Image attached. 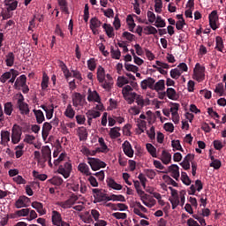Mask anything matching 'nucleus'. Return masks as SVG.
Here are the masks:
<instances>
[{
	"instance_id": "nucleus-1",
	"label": "nucleus",
	"mask_w": 226,
	"mask_h": 226,
	"mask_svg": "<svg viewBox=\"0 0 226 226\" xmlns=\"http://www.w3.org/2000/svg\"><path fill=\"white\" fill-rule=\"evenodd\" d=\"M192 79L197 80V82H203V80L206 79V67L197 63L195 64V68L193 69Z\"/></svg>"
},
{
	"instance_id": "nucleus-2",
	"label": "nucleus",
	"mask_w": 226,
	"mask_h": 226,
	"mask_svg": "<svg viewBox=\"0 0 226 226\" xmlns=\"http://www.w3.org/2000/svg\"><path fill=\"white\" fill-rule=\"evenodd\" d=\"M11 139L13 144H19L22 140V127L20 125L15 124L12 126Z\"/></svg>"
},
{
	"instance_id": "nucleus-3",
	"label": "nucleus",
	"mask_w": 226,
	"mask_h": 226,
	"mask_svg": "<svg viewBox=\"0 0 226 226\" xmlns=\"http://www.w3.org/2000/svg\"><path fill=\"white\" fill-rule=\"evenodd\" d=\"M87 163L94 171L100 170V169H105V167H107V163L98 158L87 157Z\"/></svg>"
},
{
	"instance_id": "nucleus-4",
	"label": "nucleus",
	"mask_w": 226,
	"mask_h": 226,
	"mask_svg": "<svg viewBox=\"0 0 226 226\" xmlns=\"http://www.w3.org/2000/svg\"><path fill=\"white\" fill-rule=\"evenodd\" d=\"M72 163L65 162L64 165H60L58 167L57 172L58 174H61L64 179H68V177H70V174H72Z\"/></svg>"
},
{
	"instance_id": "nucleus-5",
	"label": "nucleus",
	"mask_w": 226,
	"mask_h": 226,
	"mask_svg": "<svg viewBox=\"0 0 226 226\" xmlns=\"http://www.w3.org/2000/svg\"><path fill=\"white\" fill-rule=\"evenodd\" d=\"M208 20H209V26L213 31H216L220 27V26L217 24L219 18H218V11H213L208 15Z\"/></svg>"
},
{
	"instance_id": "nucleus-6",
	"label": "nucleus",
	"mask_w": 226,
	"mask_h": 226,
	"mask_svg": "<svg viewBox=\"0 0 226 226\" xmlns=\"http://www.w3.org/2000/svg\"><path fill=\"white\" fill-rule=\"evenodd\" d=\"M79 200V197L77 196H72L70 199H68L65 201H58L56 203V206H59L60 207H63V209H70L72 206L75 204Z\"/></svg>"
},
{
	"instance_id": "nucleus-7",
	"label": "nucleus",
	"mask_w": 226,
	"mask_h": 226,
	"mask_svg": "<svg viewBox=\"0 0 226 226\" xmlns=\"http://www.w3.org/2000/svg\"><path fill=\"white\" fill-rule=\"evenodd\" d=\"M155 82L156 81L154 80V79L149 77L147 79H144L141 81V83H140L141 89L146 91L147 89V87H149V89H152V91H154Z\"/></svg>"
},
{
	"instance_id": "nucleus-8",
	"label": "nucleus",
	"mask_w": 226,
	"mask_h": 226,
	"mask_svg": "<svg viewBox=\"0 0 226 226\" xmlns=\"http://www.w3.org/2000/svg\"><path fill=\"white\" fill-rule=\"evenodd\" d=\"M122 148L126 156H128L129 158H133V148L132 147V144H130L128 140H125L122 144Z\"/></svg>"
},
{
	"instance_id": "nucleus-9",
	"label": "nucleus",
	"mask_w": 226,
	"mask_h": 226,
	"mask_svg": "<svg viewBox=\"0 0 226 226\" xmlns=\"http://www.w3.org/2000/svg\"><path fill=\"white\" fill-rule=\"evenodd\" d=\"M30 199L27 196H20L15 202V207L20 209L22 207H27V204Z\"/></svg>"
},
{
	"instance_id": "nucleus-10",
	"label": "nucleus",
	"mask_w": 226,
	"mask_h": 226,
	"mask_svg": "<svg viewBox=\"0 0 226 226\" xmlns=\"http://www.w3.org/2000/svg\"><path fill=\"white\" fill-rule=\"evenodd\" d=\"M41 156L43 162H48L49 159L52 158V151L50 150V147L44 146L41 148Z\"/></svg>"
},
{
	"instance_id": "nucleus-11",
	"label": "nucleus",
	"mask_w": 226,
	"mask_h": 226,
	"mask_svg": "<svg viewBox=\"0 0 226 226\" xmlns=\"http://www.w3.org/2000/svg\"><path fill=\"white\" fill-rule=\"evenodd\" d=\"M87 101L100 103V102H102V99L100 98V94H98V92L92 91L91 88H88Z\"/></svg>"
},
{
	"instance_id": "nucleus-12",
	"label": "nucleus",
	"mask_w": 226,
	"mask_h": 226,
	"mask_svg": "<svg viewBox=\"0 0 226 226\" xmlns=\"http://www.w3.org/2000/svg\"><path fill=\"white\" fill-rule=\"evenodd\" d=\"M27 77H26V75H21L19 76L14 84V87L15 89H20V87H24V86H26L27 83Z\"/></svg>"
},
{
	"instance_id": "nucleus-13",
	"label": "nucleus",
	"mask_w": 226,
	"mask_h": 226,
	"mask_svg": "<svg viewBox=\"0 0 226 226\" xmlns=\"http://www.w3.org/2000/svg\"><path fill=\"white\" fill-rule=\"evenodd\" d=\"M170 172H171V177L176 179V181H179V166L177 164H172L169 167Z\"/></svg>"
},
{
	"instance_id": "nucleus-14",
	"label": "nucleus",
	"mask_w": 226,
	"mask_h": 226,
	"mask_svg": "<svg viewBox=\"0 0 226 226\" xmlns=\"http://www.w3.org/2000/svg\"><path fill=\"white\" fill-rule=\"evenodd\" d=\"M4 4L7 6V11H15V10H17V6H19V1L4 0Z\"/></svg>"
},
{
	"instance_id": "nucleus-15",
	"label": "nucleus",
	"mask_w": 226,
	"mask_h": 226,
	"mask_svg": "<svg viewBox=\"0 0 226 226\" xmlns=\"http://www.w3.org/2000/svg\"><path fill=\"white\" fill-rule=\"evenodd\" d=\"M82 100H84V97L81 95L80 93H74L72 94V105L73 107H79L82 105Z\"/></svg>"
},
{
	"instance_id": "nucleus-16",
	"label": "nucleus",
	"mask_w": 226,
	"mask_h": 226,
	"mask_svg": "<svg viewBox=\"0 0 226 226\" xmlns=\"http://www.w3.org/2000/svg\"><path fill=\"white\" fill-rule=\"evenodd\" d=\"M51 219L53 225H61V222H63V217L61 216V214L56 210L52 211Z\"/></svg>"
},
{
	"instance_id": "nucleus-17",
	"label": "nucleus",
	"mask_w": 226,
	"mask_h": 226,
	"mask_svg": "<svg viewBox=\"0 0 226 226\" xmlns=\"http://www.w3.org/2000/svg\"><path fill=\"white\" fill-rule=\"evenodd\" d=\"M106 183L108 186L113 190H123V185L117 184L112 177H108Z\"/></svg>"
},
{
	"instance_id": "nucleus-18",
	"label": "nucleus",
	"mask_w": 226,
	"mask_h": 226,
	"mask_svg": "<svg viewBox=\"0 0 226 226\" xmlns=\"http://www.w3.org/2000/svg\"><path fill=\"white\" fill-rule=\"evenodd\" d=\"M88 135L89 134L87 133V129H86V127L81 126L78 129V137L80 141L87 140Z\"/></svg>"
},
{
	"instance_id": "nucleus-19",
	"label": "nucleus",
	"mask_w": 226,
	"mask_h": 226,
	"mask_svg": "<svg viewBox=\"0 0 226 226\" xmlns=\"http://www.w3.org/2000/svg\"><path fill=\"white\" fill-rule=\"evenodd\" d=\"M32 207H34V209H36L37 213H39V215H47V210L43 208L42 203L34 201L32 202Z\"/></svg>"
},
{
	"instance_id": "nucleus-20",
	"label": "nucleus",
	"mask_w": 226,
	"mask_h": 226,
	"mask_svg": "<svg viewBox=\"0 0 226 226\" xmlns=\"http://www.w3.org/2000/svg\"><path fill=\"white\" fill-rule=\"evenodd\" d=\"M92 192L96 202H102L105 199V193L102 192V189H93Z\"/></svg>"
},
{
	"instance_id": "nucleus-21",
	"label": "nucleus",
	"mask_w": 226,
	"mask_h": 226,
	"mask_svg": "<svg viewBox=\"0 0 226 226\" xmlns=\"http://www.w3.org/2000/svg\"><path fill=\"white\" fill-rule=\"evenodd\" d=\"M78 170L81 172V174H85V176H92L93 174L89 170V166H87L86 162H80L78 166Z\"/></svg>"
},
{
	"instance_id": "nucleus-22",
	"label": "nucleus",
	"mask_w": 226,
	"mask_h": 226,
	"mask_svg": "<svg viewBox=\"0 0 226 226\" xmlns=\"http://www.w3.org/2000/svg\"><path fill=\"white\" fill-rule=\"evenodd\" d=\"M33 112L35 116L37 124H41V123L45 121V115L43 114V111H41V109H34Z\"/></svg>"
},
{
	"instance_id": "nucleus-23",
	"label": "nucleus",
	"mask_w": 226,
	"mask_h": 226,
	"mask_svg": "<svg viewBox=\"0 0 226 226\" xmlns=\"http://www.w3.org/2000/svg\"><path fill=\"white\" fill-rule=\"evenodd\" d=\"M105 69L100 65L97 68V80L100 84H103V82H105Z\"/></svg>"
},
{
	"instance_id": "nucleus-24",
	"label": "nucleus",
	"mask_w": 226,
	"mask_h": 226,
	"mask_svg": "<svg viewBox=\"0 0 226 226\" xmlns=\"http://www.w3.org/2000/svg\"><path fill=\"white\" fill-rule=\"evenodd\" d=\"M108 38H114V27L110 24L104 23L102 26Z\"/></svg>"
},
{
	"instance_id": "nucleus-25",
	"label": "nucleus",
	"mask_w": 226,
	"mask_h": 226,
	"mask_svg": "<svg viewBox=\"0 0 226 226\" xmlns=\"http://www.w3.org/2000/svg\"><path fill=\"white\" fill-rule=\"evenodd\" d=\"M161 160L164 165H169V162L172 160V154L166 150H162Z\"/></svg>"
},
{
	"instance_id": "nucleus-26",
	"label": "nucleus",
	"mask_w": 226,
	"mask_h": 226,
	"mask_svg": "<svg viewBox=\"0 0 226 226\" xmlns=\"http://www.w3.org/2000/svg\"><path fill=\"white\" fill-rule=\"evenodd\" d=\"M223 49H225V44H223V39L220 36L215 38V50L219 52H223Z\"/></svg>"
},
{
	"instance_id": "nucleus-27",
	"label": "nucleus",
	"mask_w": 226,
	"mask_h": 226,
	"mask_svg": "<svg viewBox=\"0 0 226 226\" xmlns=\"http://www.w3.org/2000/svg\"><path fill=\"white\" fill-rule=\"evenodd\" d=\"M19 109L20 110V114L23 116H29V104L23 102L21 104H18Z\"/></svg>"
},
{
	"instance_id": "nucleus-28",
	"label": "nucleus",
	"mask_w": 226,
	"mask_h": 226,
	"mask_svg": "<svg viewBox=\"0 0 226 226\" xmlns=\"http://www.w3.org/2000/svg\"><path fill=\"white\" fill-rule=\"evenodd\" d=\"M6 66H9L10 68L13 66L15 64V55L13 52H9L6 55V59H5Z\"/></svg>"
},
{
	"instance_id": "nucleus-29",
	"label": "nucleus",
	"mask_w": 226,
	"mask_h": 226,
	"mask_svg": "<svg viewBox=\"0 0 226 226\" xmlns=\"http://www.w3.org/2000/svg\"><path fill=\"white\" fill-rule=\"evenodd\" d=\"M121 128L119 127H113L109 131V137L110 139H119L121 137Z\"/></svg>"
},
{
	"instance_id": "nucleus-30",
	"label": "nucleus",
	"mask_w": 226,
	"mask_h": 226,
	"mask_svg": "<svg viewBox=\"0 0 226 226\" xmlns=\"http://www.w3.org/2000/svg\"><path fill=\"white\" fill-rule=\"evenodd\" d=\"M58 6H60V9L64 13L70 15V11L68 10V2L66 0H58Z\"/></svg>"
},
{
	"instance_id": "nucleus-31",
	"label": "nucleus",
	"mask_w": 226,
	"mask_h": 226,
	"mask_svg": "<svg viewBox=\"0 0 226 226\" xmlns=\"http://www.w3.org/2000/svg\"><path fill=\"white\" fill-rule=\"evenodd\" d=\"M166 96L170 100L176 101V100H177V92H176V89H174V88H167Z\"/></svg>"
},
{
	"instance_id": "nucleus-32",
	"label": "nucleus",
	"mask_w": 226,
	"mask_h": 226,
	"mask_svg": "<svg viewBox=\"0 0 226 226\" xmlns=\"http://www.w3.org/2000/svg\"><path fill=\"white\" fill-rule=\"evenodd\" d=\"M165 90V80L160 79L154 85V91L160 93V91Z\"/></svg>"
},
{
	"instance_id": "nucleus-33",
	"label": "nucleus",
	"mask_w": 226,
	"mask_h": 226,
	"mask_svg": "<svg viewBox=\"0 0 226 226\" xmlns=\"http://www.w3.org/2000/svg\"><path fill=\"white\" fill-rule=\"evenodd\" d=\"M10 142V132L9 131H2L1 132V144L5 146Z\"/></svg>"
},
{
	"instance_id": "nucleus-34",
	"label": "nucleus",
	"mask_w": 226,
	"mask_h": 226,
	"mask_svg": "<svg viewBox=\"0 0 226 226\" xmlns=\"http://www.w3.org/2000/svg\"><path fill=\"white\" fill-rule=\"evenodd\" d=\"M4 112L5 116H11L13 112V103L5 102L4 106Z\"/></svg>"
},
{
	"instance_id": "nucleus-35",
	"label": "nucleus",
	"mask_w": 226,
	"mask_h": 226,
	"mask_svg": "<svg viewBox=\"0 0 226 226\" xmlns=\"http://www.w3.org/2000/svg\"><path fill=\"white\" fill-rule=\"evenodd\" d=\"M124 100H126L127 103H129V105H132V103H133L135 102V98H137V93L133 92L131 94H124Z\"/></svg>"
},
{
	"instance_id": "nucleus-36",
	"label": "nucleus",
	"mask_w": 226,
	"mask_h": 226,
	"mask_svg": "<svg viewBox=\"0 0 226 226\" xmlns=\"http://www.w3.org/2000/svg\"><path fill=\"white\" fill-rule=\"evenodd\" d=\"M49 183L51 185H54L55 186H61L63 183H64V180H63V177H53L51 179L48 180Z\"/></svg>"
},
{
	"instance_id": "nucleus-37",
	"label": "nucleus",
	"mask_w": 226,
	"mask_h": 226,
	"mask_svg": "<svg viewBox=\"0 0 226 226\" xmlns=\"http://www.w3.org/2000/svg\"><path fill=\"white\" fill-rule=\"evenodd\" d=\"M108 206H112L114 211H126V209H128V206L124 203H117V205L109 203Z\"/></svg>"
},
{
	"instance_id": "nucleus-38",
	"label": "nucleus",
	"mask_w": 226,
	"mask_h": 226,
	"mask_svg": "<svg viewBox=\"0 0 226 226\" xmlns=\"http://www.w3.org/2000/svg\"><path fill=\"white\" fill-rule=\"evenodd\" d=\"M136 192L138 193V195H139V197L141 198V200L143 202V204L145 206H147V207H149V203L146 201V200H147V194H146V192L144 191H142V189H136Z\"/></svg>"
},
{
	"instance_id": "nucleus-39",
	"label": "nucleus",
	"mask_w": 226,
	"mask_h": 226,
	"mask_svg": "<svg viewBox=\"0 0 226 226\" xmlns=\"http://www.w3.org/2000/svg\"><path fill=\"white\" fill-rule=\"evenodd\" d=\"M147 150L149 153V154H151V156L153 158H157L158 156L156 155V147H154V146H153V144L151 143H147L146 145Z\"/></svg>"
},
{
	"instance_id": "nucleus-40",
	"label": "nucleus",
	"mask_w": 226,
	"mask_h": 226,
	"mask_svg": "<svg viewBox=\"0 0 226 226\" xmlns=\"http://www.w3.org/2000/svg\"><path fill=\"white\" fill-rule=\"evenodd\" d=\"M181 181L186 186H190V185H192V180L190 179V177H188V174H186V172L185 171L181 172Z\"/></svg>"
},
{
	"instance_id": "nucleus-41",
	"label": "nucleus",
	"mask_w": 226,
	"mask_h": 226,
	"mask_svg": "<svg viewBox=\"0 0 226 226\" xmlns=\"http://www.w3.org/2000/svg\"><path fill=\"white\" fill-rule=\"evenodd\" d=\"M106 79L109 81L104 79V82L102 83V87L103 89H110L112 87V76H110V74H107Z\"/></svg>"
},
{
	"instance_id": "nucleus-42",
	"label": "nucleus",
	"mask_w": 226,
	"mask_h": 226,
	"mask_svg": "<svg viewBox=\"0 0 226 226\" xmlns=\"http://www.w3.org/2000/svg\"><path fill=\"white\" fill-rule=\"evenodd\" d=\"M64 116H66V117H69L70 119H73V117H75V110H73V108H72V104H69L67 106Z\"/></svg>"
},
{
	"instance_id": "nucleus-43",
	"label": "nucleus",
	"mask_w": 226,
	"mask_h": 226,
	"mask_svg": "<svg viewBox=\"0 0 226 226\" xmlns=\"http://www.w3.org/2000/svg\"><path fill=\"white\" fill-rule=\"evenodd\" d=\"M163 181L167 183V185H171L172 186H175V188H177L178 185L172 177H169V175H163L162 176Z\"/></svg>"
},
{
	"instance_id": "nucleus-44",
	"label": "nucleus",
	"mask_w": 226,
	"mask_h": 226,
	"mask_svg": "<svg viewBox=\"0 0 226 226\" xmlns=\"http://www.w3.org/2000/svg\"><path fill=\"white\" fill-rule=\"evenodd\" d=\"M87 117H90L92 119H96V117H100L102 113L100 111L90 109L86 113Z\"/></svg>"
},
{
	"instance_id": "nucleus-45",
	"label": "nucleus",
	"mask_w": 226,
	"mask_h": 226,
	"mask_svg": "<svg viewBox=\"0 0 226 226\" xmlns=\"http://www.w3.org/2000/svg\"><path fill=\"white\" fill-rule=\"evenodd\" d=\"M110 52H111L112 59H120L121 58V50H119V49H114V46H111Z\"/></svg>"
},
{
	"instance_id": "nucleus-46",
	"label": "nucleus",
	"mask_w": 226,
	"mask_h": 226,
	"mask_svg": "<svg viewBox=\"0 0 226 226\" xmlns=\"http://www.w3.org/2000/svg\"><path fill=\"white\" fill-rule=\"evenodd\" d=\"M127 25L129 26V31H131V33H135L133 30L135 29L136 24L135 20L131 15L127 17Z\"/></svg>"
},
{
	"instance_id": "nucleus-47",
	"label": "nucleus",
	"mask_w": 226,
	"mask_h": 226,
	"mask_svg": "<svg viewBox=\"0 0 226 226\" xmlns=\"http://www.w3.org/2000/svg\"><path fill=\"white\" fill-rule=\"evenodd\" d=\"M49 76L46 73H43L42 75V80L41 83V87L42 91H45V89H47V87H49Z\"/></svg>"
},
{
	"instance_id": "nucleus-48",
	"label": "nucleus",
	"mask_w": 226,
	"mask_h": 226,
	"mask_svg": "<svg viewBox=\"0 0 226 226\" xmlns=\"http://www.w3.org/2000/svg\"><path fill=\"white\" fill-rule=\"evenodd\" d=\"M144 33L147 35L156 34L158 33V30L153 26H148L144 27Z\"/></svg>"
},
{
	"instance_id": "nucleus-49",
	"label": "nucleus",
	"mask_w": 226,
	"mask_h": 226,
	"mask_svg": "<svg viewBox=\"0 0 226 226\" xmlns=\"http://www.w3.org/2000/svg\"><path fill=\"white\" fill-rule=\"evenodd\" d=\"M87 68L90 72H94L96 70V59L90 58L87 60Z\"/></svg>"
},
{
	"instance_id": "nucleus-50",
	"label": "nucleus",
	"mask_w": 226,
	"mask_h": 226,
	"mask_svg": "<svg viewBox=\"0 0 226 226\" xmlns=\"http://www.w3.org/2000/svg\"><path fill=\"white\" fill-rule=\"evenodd\" d=\"M215 93H216L220 96H223V94L225 93V88H224L223 83H219L216 85Z\"/></svg>"
},
{
	"instance_id": "nucleus-51",
	"label": "nucleus",
	"mask_w": 226,
	"mask_h": 226,
	"mask_svg": "<svg viewBox=\"0 0 226 226\" xmlns=\"http://www.w3.org/2000/svg\"><path fill=\"white\" fill-rule=\"evenodd\" d=\"M102 26V21L98 18H92L90 19V27L97 28Z\"/></svg>"
},
{
	"instance_id": "nucleus-52",
	"label": "nucleus",
	"mask_w": 226,
	"mask_h": 226,
	"mask_svg": "<svg viewBox=\"0 0 226 226\" xmlns=\"http://www.w3.org/2000/svg\"><path fill=\"white\" fill-rule=\"evenodd\" d=\"M182 73L183 72H181V70H179L178 68H175L170 71V77L171 79H175L177 80V79L181 77Z\"/></svg>"
},
{
	"instance_id": "nucleus-53",
	"label": "nucleus",
	"mask_w": 226,
	"mask_h": 226,
	"mask_svg": "<svg viewBox=\"0 0 226 226\" xmlns=\"http://www.w3.org/2000/svg\"><path fill=\"white\" fill-rule=\"evenodd\" d=\"M171 146H172L173 149H176L177 151H181L182 153H183V151H185L183 149V147H181V142L179 141V139L172 140Z\"/></svg>"
},
{
	"instance_id": "nucleus-54",
	"label": "nucleus",
	"mask_w": 226,
	"mask_h": 226,
	"mask_svg": "<svg viewBox=\"0 0 226 226\" xmlns=\"http://www.w3.org/2000/svg\"><path fill=\"white\" fill-rule=\"evenodd\" d=\"M117 80H118L117 82L118 87H123V86L126 84H130V80H128V78L124 76L118 77Z\"/></svg>"
},
{
	"instance_id": "nucleus-55",
	"label": "nucleus",
	"mask_w": 226,
	"mask_h": 226,
	"mask_svg": "<svg viewBox=\"0 0 226 226\" xmlns=\"http://www.w3.org/2000/svg\"><path fill=\"white\" fill-rule=\"evenodd\" d=\"M33 176L35 177V179H39V181H46L48 177L46 174H40V172L36 170L33 171Z\"/></svg>"
},
{
	"instance_id": "nucleus-56",
	"label": "nucleus",
	"mask_w": 226,
	"mask_h": 226,
	"mask_svg": "<svg viewBox=\"0 0 226 226\" xmlns=\"http://www.w3.org/2000/svg\"><path fill=\"white\" fill-rule=\"evenodd\" d=\"M156 24H154L155 27H165L167 26V23H165V20L162 19V16L156 17Z\"/></svg>"
},
{
	"instance_id": "nucleus-57",
	"label": "nucleus",
	"mask_w": 226,
	"mask_h": 226,
	"mask_svg": "<svg viewBox=\"0 0 226 226\" xmlns=\"http://www.w3.org/2000/svg\"><path fill=\"white\" fill-rule=\"evenodd\" d=\"M124 68L127 72H132L133 73H137V72H139V67L137 65L124 64Z\"/></svg>"
},
{
	"instance_id": "nucleus-58",
	"label": "nucleus",
	"mask_w": 226,
	"mask_h": 226,
	"mask_svg": "<svg viewBox=\"0 0 226 226\" xmlns=\"http://www.w3.org/2000/svg\"><path fill=\"white\" fill-rule=\"evenodd\" d=\"M122 36L123 38H125V40H128V41H133L135 40V34L130 32H124Z\"/></svg>"
},
{
	"instance_id": "nucleus-59",
	"label": "nucleus",
	"mask_w": 226,
	"mask_h": 226,
	"mask_svg": "<svg viewBox=\"0 0 226 226\" xmlns=\"http://www.w3.org/2000/svg\"><path fill=\"white\" fill-rule=\"evenodd\" d=\"M13 182L17 183V185H26L27 181L22 177V176L18 175L17 177H13Z\"/></svg>"
},
{
	"instance_id": "nucleus-60",
	"label": "nucleus",
	"mask_w": 226,
	"mask_h": 226,
	"mask_svg": "<svg viewBox=\"0 0 226 226\" xmlns=\"http://www.w3.org/2000/svg\"><path fill=\"white\" fill-rule=\"evenodd\" d=\"M9 79H11V72H6L0 77V82L4 84L6 83V80H9Z\"/></svg>"
},
{
	"instance_id": "nucleus-61",
	"label": "nucleus",
	"mask_w": 226,
	"mask_h": 226,
	"mask_svg": "<svg viewBox=\"0 0 226 226\" xmlns=\"http://www.w3.org/2000/svg\"><path fill=\"white\" fill-rule=\"evenodd\" d=\"M162 8H163V4L162 0H155L154 10L156 13H162Z\"/></svg>"
},
{
	"instance_id": "nucleus-62",
	"label": "nucleus",
	"mask_w": 226,
	"mask_h": 226,
	"mask_svg": "<svg viewBox=\"0 0 226 226\" xmlns=\"http://www.w3.org/2000/svg\"><path fill=\"white\" fill-rule=\"evenodd\" d=\"M34 140H36V137H34V135H30V134L25 135L24 142H26V144H33Z\"/></svg>"
},
{
	"instance_id": "nucleus-63",
	"label": "nucleus",
	"mask_w": 226,
	"mask_h": 226,
	"mask_svg": "<svg viewBox=\"0 0 226 226\" xmlns=\"http://www.w3.org/2000/svg\"><path fill=\"white\" fill-rule=\"evenodd\" d=\"M45 113L47 119H50L54 116V105L49 106Z\"/></svg>"
},
{
	"instance_id": "nucleus-64",
	"label": "nucleus",
	"mask_w": 226,
	"mask_h": 226,
	"mask_svg": "<svg viewBox=\"0 0 226 226\" xmlns=\"http://www.w3.org/2000/svg\"><path fill=\"white\" fill-rule=\"evenodd\" d=\"M30 213V208H23L20 210H17V215H19V216H27Z\"/></svg>"
}]
</instances>
